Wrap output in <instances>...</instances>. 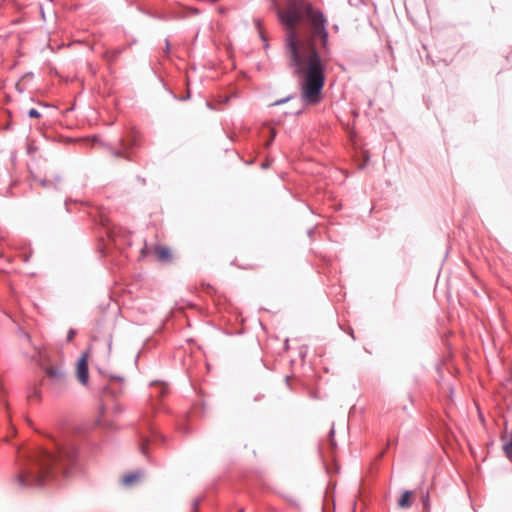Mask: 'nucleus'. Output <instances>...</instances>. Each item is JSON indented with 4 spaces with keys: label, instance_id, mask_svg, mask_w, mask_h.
Returning <instances> with one entry per match:
<instances>
[{
    "label": "nucleus",
    "instance_id": "nucleus-1",
    "mask_svg": "<svg viewBox=\"0 0 512 512\" xmlns=\"http://www.w3.org/2000/svg\"><path fill=\"white\" fill-rule=\"evenodd\" d=\"M277 15L287 29L285 57L299 80L302 102L316 105L321 101L331 54L327 19L308 0H287L284 9H277Z\"/></svg>",
    "mask_w": 512,
    "mask_h": 512
},
{
    "label": "nucleus",
    "instance_id": "nucleus-2",
    "mask_svg": "<svg viewBox=\"0 0 512 512\" xmlns=\"http://www.w3.org/2000/svg\"><path fill=\"white\" fill-rule=\"evenodd\" d=\"M23 464L15 481L21 488H38L55 482L59 475H68L76 465L78 452L74 444L56 445V451L35 449L21 453Z\"/></svg>",
    "mask_w": 512,
    "mask_h": 512
},
{
    "label": "nucleus",
    "instance_id": "nucleus-3",
    "mask_svg": "<svg viewBox=\"0 0 512 512\" xmlns=\"http://www.w3.org/2000/svg\"><path fill=\"white\" fill-rule=\"evenodd\" d=\"M46 378L45 385L52 393L59 395L67 386V375L63 366L61 365H48L44 368Z\"/></svg>",
    "mask_w": 512,
    "mask_h": 512
},
{
    "label": "nucleus",
    "instance_id": "nucleus-4",
    "mask_svg": "<svg viewBox=\"0 0 512 512\" xmlns=\"http://www.w3.org/2000/svg\"><path fill=\"white\" fill-rule=\"evenodd\" d=\"M77 378L83 385H87L89 378L88 355L83 354L77 363Z\"/></svg>",
    "mask_w": 512,
    "mask_h": 512
},
{
    "label": "nucleus",
    "instance_id": "nucleus-5",
    "mask_svg": "<svg viewBox=\"0 0 512 512\" xmlns=\"http://www.w3.org/2000/svg\"><path fill=\"white\" fill-rule=\"evenodd\" d=\"M62 182V177L55 173V172H51L49 174H47L41 181V185L45 188H55V189H58L59 188V185L61 184Z\"/></svg>",
    "mask_w": 512,
    "mask_h": 512
},
{
    "label": "nucleus",
    "instance_id": "nucleus-6",
    "mask_svg": "<svg viewBox=\"0 0 512 512\" xmlns=\"http://www.w3.org/2000/svg\"><path fill=\"white\" fill-rule=\"evenodd\" d=\"M143 476L144 470H137L135 472L124 475L122 478V483L126 486H131L138 483Z\"/></svg>",
    "mask_w": 512,
    "mask_h": 512
},
{
    "label": "nucleus",
    "instance_id": "nucleus-7",
    "mask_svg": "<svg viewBox=\"0 0 512 512\" xmlns=\"http://www.w3.org/2000/svg\"><path fill=\"white\" fill-rule=\"evenodd\" d=\"M155 254L158 260L162 262H169L171 260V252L169 248L164 246H157L155 248Z\"/></svg>",
    "mask_w": 512,
    "mask_h": 512
},
{
    "label": "nucleus",
    "instance_id": "nucleus-8",
    "mask_svg": "<svg viewBox=\"0 0 512 512\" xmlns=\"http://www.w3.org/2000/svg\"><path fill=\"white\" fill-rule=\"evenodd\" d=\"M411 495H412V491L407 490V491L403 492L401 498L398 501V507H400L402 509L410 508L412 506V503L410 500Z\"/></svg>",
    "mask_w": 512,
    "mask_h": 512
},
{
    "label": "nucleus",
    "instance_id": "nucleus-9",
    "mask_svg": "<svg viewBox=\"0 0 512 512\" xmlns=\"http://www.w3.org/2000/svg\"><path fill=\"white\" fill-rule=\"evenodd\" d=\"M503 450L505 455L512 460V433H511V439L509 442L505 443L503 445Z\"/></svg>",
    "mask_w": 512,
    "mask_h": 512
},
{
    "label": "nucleus",
    "instance_id": "nucleus-10",
    "mask_svg": "<svg viewBox=\"0 0 512 512\" xmlns=\"http://www.w3.org/2000/svg\"><path fill=\"white\" fill-rule=\"evenodd\" d=\"M422 503H423V508L430 507L429 492H426L425 494L422 495Z\"/></svg>",
    "mask_w": 512,
    "mask_h": 512
},
{
    "label": "nucleus",
    "instance_id": "nucleus-11",
    "mask_svg": "<svg viewBox=\"0 0 512 512\" xmlns=\"http://www.w3.org/2000/svg\"><path fill=\"white\" fill-rule=\"evenodd\" d=\"M28 116L30 118H39L41 116L40 112L35 109V108H31L29 111H28Z\"/></svg>",
    "mask_w": 512,
    "mask_h": 512
},
{
    "label": "nucleus",
    "instance_id": "nucleus-12",
    "mask_svg": "<svg viewBox=\"0 0 512 512\" xmlns=\"http://www.w3.org/2000/svg\"><path fill=\"white\" fill-rule=\"evenodd\" d=\"M75 334H76V331L73 329H70L68 332V335H67L68 341H71L74 338Z\"/></svg>",
    "mask_w": 512,
    "mask_h": 512
},
{
    "label": "nucleus",
    "instance_id": "nucleus-13",
    "mask_svg": "<svg viewBox=\"0 0 512 512\" xmlns=\"http://www.w3.org/2000/svg\"><path fill=\"white\" fill-rule=\"evenodd\" d=\"M31 397L39 398L40 397V392L36 388H34L32 393L29 394V398H31Z\"/></svg>",
    "mask_w": 512,
    "mask_h": 512
},
{
    "label": "nucleus",
    "instance_id": "nucleus-14",
    "mask_svg": "<svg viewBox=\"0 0 512 512\" xmlns=\"http://www.w3.org/2000/svg\"><path fill=\"white\" fill-rule=\"evenodd\" d=\"M140 449H141L142 454H144V455H146V454H147V444H146V440L141 444Z\"/></svg>",
    "mask_w": 512,
    "mask_h": 512
},
{
    "label": "nucleus",
    "instance_id": "nucleus-15",
    "mask_svg": "<svg viewBox=\"0 0 512 512\" xmlns=\"http://www.w3.org/2000/svg\"><path fill=\"white\" fill-rule=\"evenodd\" d=\"M169 51H170V43H169V40L166 39L165 40V51L164 52H165V54L168 55Z\"/></svg>",
    "mask_w": 512,
    "mask_h": 512
},
{
    "label": "nucleus",
    "instance_id": "nucleus-16",
    "mask_svg": "<svg viewBox=\"0 0 512 512\" xmlns=\"http://www.w3.org/2000/svg\"><path fill=\"white\" fill-rule=\"evenodd\" d=\"M289 99H290V97H287V98H285V99H281V100H277V101H275L272 105H280V104H282V103L287 102Z\"/></svg>",
    "mask_w": 512,
    "mask_h": 512
},
{
    "label": "nucleus",
    "instance_id": "nucleus-17",
    "mask_svg": "<svg viewBox=\"0 0 512 512\" xmlns=\"http://www.w3.org/2000/svg\"><path fill=\"white\" fill-rule=\"evenodd\" d=\"M270 133H271V138H270V140L267 142V145H269V144L271 143V141H272V140L275 138V136H276V132H275L273 129H271V130H270Z\"/></svg>",
    "mask_w": 512,
    "mask_h": 512
},
{
    "label": "nucleus",
    "instance_id": "nucleus-18",
    "mask_svg": "<svg viewBox=\"0 0 512 512\" xmlns=\"http://www.w3.org/2000/svg\"><path fill=\"white\" fill-rule=\"evenodd\" d=\"M198 506H199V501H198V500H196V501L193 503V506H192V509H193V511H194V512H196V511H197Z\"/></svg>",
    "mask_w": 512,
    "mask_h": 512
},
{
    "label": "nucleus",
    "instance_id": "nucleus-19",
    "mask_svg": "<svg viewBox=\"0 0 512 512\" xmlns=\"http://www.w3.org/2000/svg\"><path fill=\"white\" fill-rule=\"evenodd\" d=\"M121 155H122V152H121V151H117V152H115V156H116V157H120Z\"/></svg>",
    "mask_w": 512,
    "mask_h": 512
},
{
    "label": "nucleus",
    "instance_id": "nucleus-20",
    "mask_svg": "<svg viewBox=\"0 0 512 512\" xmlns=\"http://www.w3.org/2000/svg\"><path fill=\"white\" fill-rule=\"evenodd\" d=\"M430 510H431V507H427V508H423L422 512H430Z\"/></svg>",
    "mask_w": 512,
    "mask_h": 512
},
{
    "label": "nucleus",
    "instance_id": "nucleus-21",
    "mask_svg": "<svg viewBox=\"0 0 512 512\" xmlns=\"http://www.w3.org/2000/svg\"><path fill=\"white\" fill-rule=\"evenodd\" d=\"M65 206H66V209L68 211L69 210V208H68V201L65 202Z\"/></svg>",
    "mask_w": 512,
    "mask_h": 512
}]
</instances>
